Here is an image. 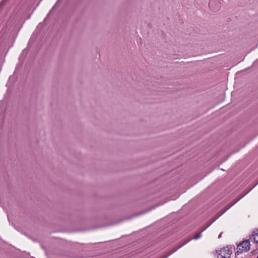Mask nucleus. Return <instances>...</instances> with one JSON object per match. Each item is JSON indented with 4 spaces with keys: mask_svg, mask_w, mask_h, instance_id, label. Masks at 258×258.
I'll return each instance as SVG.
<instances>
[{
    "mask_svg": "<svg viewBox=\"0 0 258 258\" xmlns=\"http://www.w3.org/2000/svg\"><path fill=\"white\" fill-rule=\"evenodd\" d=\"M250 246L249 240L243 241L237 245V252L239 253L247 252L249 250Z\"/></svg>",
    "mask_w": 258,
    "mask_h": 258,
    "instance_id": "f257e3e1",
    "label": "nucleus"
},
{
    "mask_svg": "<svg viewBox=\"0 0 258 258\" xmlns=\"http://www.w3.org/2000/svg\"><path fill=\"white\" fill-rule=\"evenodd\" d=\"M202 236V234H201V232L200 233H197L193 238L192 239H194L195 240H197L199 238H200ZM192 239V238H190L189 239H188L187 240H186L185 241L183 242H182L181 244H180L178 246H177V247H176L173 250H171L169 254H168L170 255L173 253H174V252H175L177 249H178L179 248H180V247H181L182 246H183L184 245H185V244H186L187 242H188L189 241H190Z\"/></svg>",
    "mask_w": 258,
    "mask_h": 258,
    "instance_id": "f03ea898",
    "label": "nucleus"
},
{
    "mask_svg": "<svg viewBox=\"0 0 258 258\" xmlns=\"http://www.w3.org/2000/svg\"><path fill=\"white\" fill-rule=\"evenodd\" d=\"M209 6L214 12L217 11L220 7V4L219 0H210Z\"/></svg>",
    "mask_w": 258,
    "mask_h": 258,
    "instance_id": "7ed1b4c3",
    "label": "nucleus"
},
{
    "mask_svg": "<svg viewBox=\"0 0 258 258\" xmlns=\"http://www.w3.org/2000/svg\"><path fill=\"white\" fill-rule=\"evenodd\" d=\"M231 253L232 250L226 247L220 250L219 255H220L222 258H228Z\"/></svg>",
    "mask_w": 258,
    "mask_h": 258,
    "instance_id": "20e7f679",
    "label": "nucleus"
},
{
    "mask_svg": "<svg viewBox=\"0 0 258 258\" xmlns=\"http://www.w3.org/2000/svg\"><path fill=\"white\" fill-rule=\"evenodd\" d=\"M249 239L254 243H258V230L256 232L254 231L251 236Z\"/></svg>",
    "mask_w": 258,
    "mask_h": 258,
    "instance_id": "39448f33",
    "label": "nucleus"
},
{
    "mask_svg": "<svg viewBox=\"0 0 258 258\" xmlns=\"http://www.w3.org/2000/svg\"><path fill=\"white\" fill-rule=\"evenodd\" d=\"M242 198V197H241L240 198H239L238 199H237L236 201H235L232 204H231V205H230L229 206H228V207L226 209L225 211L227 210L228 209H229L230 208H231L233 205H234L235 204H236L240 199H241Z\"/></svg>",
    "mask_w": 258,
    "mask_h": 258,
    "instance_id": "423d86ee",
    "label": "nucleus"
},
{
    "mask_svg": "<svg viewBox=\"0 0 258 258\" xmlns=\"http://www.w3.org/2000/svg\"><path fill=\"white\" fill-rule=\"evenodd\" d=\"M206 228H207V227H206V228H205L204 229H203L202 230V231H203L204 230H205V229H206Z\"/></svg>",
    "mask_w": 258,
    "mask_h": 258,
    "instance_id": "0eeeda50",
    "label": "nucleus"
},
{
    "mask_svg": "<svg viewBox=\"0 0 258 258\" xmlns=\"http://www.w3.org/2000/svg\"><path fill=\"white\" fill-rule=\"evenodd\" d=\"M244 195H246V194H244V195H243L242 197H243Z\"/></svg>",
    "mask_w": 258,
    "mask_h": 258,
    "instance_id": "6e6552de",
    "label": "nucleus"
},
{
    "mask_svg": "<svg viewBox=\"0 0 258 258\" xmlns=\"http://www.w3.org/2000/svg\"><path fill=\"white\" fill-rule=\"evenodd\" d=\"M256 258H258V255H257V257H256Z\"/></svg>",
    "mask_w": 258,
    "mask_h": 258,
    "instance_id": "1a4fd4ad",
    "label": "nucleus"
}]
</instances>
